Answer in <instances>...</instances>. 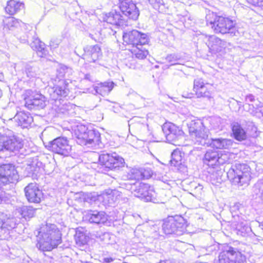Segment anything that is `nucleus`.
<instances>
[{
	"label": "nucleus",
	"mask_w": 263,
	"mask_h": 263,
	"mask_svg": "<svg viewBox=\"0 0 263 263\" xmlns=\"http://www.w3.org/2000/svg\"><path fill=\"white\" fill-rule=\"evenodd\" d=\"M232 130L234 138L238 141H242L247 139L246 130L241 125L237 122H233L231 124Z\"/></svg>",
	"instance_id": "obj_29"
},
{
	"label": "nucleus",
	"mask_w": 263,
	"mask_h": 263,
	"mask_svg": "<svg viewBox=\"0 0 263 263\" xmlns=\"http://www.w3.org/2000/svg\"><path fill=\"white\" fill-rule=\"evenodd\" d=\"M119 8L127 21L128 18L136 20L139 15V11L132 0H123L119 4Z\"/></svg>",
	"instance_id": "obj_14"
},
{
	"label": "nucleus",
	"mask_w": 263,
	"mask_h": 263,
	"mask_svg": "<svg viewBox=\"0 0 263 263\" xmlns=\"http://www.w3.org/2000/svg\"><path fill=\"white\" fill-rule=\"evenodd\" d=\"M25 196L29 202L40 203L43 197L42 191L35 183H29L24 189Z\"/></svg>",
	"instance_id": "obj_19"
},
{
	"label": "nucleus",
	"mask_w": 263,
	"mask_h": 263,
	"mask_svg": "<svg viewBox=\"0 0 263 263\" xmlns=\"http://www.w3.org/2000/svg\"><path fill=\"white\" fill-rule=\"evenodd\" d=\"M3 23L4 28L9 30H13L18 26L27 28L26 24L12 16L5 17L3 20Z\"/></svg>",
	"instance_id": "obj_33"
},
{
	"label": "nucleus",
	"mask_w": 263,
	"mask_h": 263,
	"mask_svg": "<svg viewBox=\"0 0 263 263\" xmlns=\"http://www.w3.org/2000/svg\"><path fill=\"white\" fill-rule=\"evenodd\" d=\"M25 72L30 79L39 78L40 74V68L35 65L27 64L25 66Z\"/></svg>",
	"instance_id": "obj_36"
},
{
	"label": "nucleus",
	"mask_w": 263,
	"mask_h": 263,
	"mask_svg": "<svg viewBox=\"0 0 263 263\" xmlns=\"http://www.w3.org/2000/svg\"><path fill=\"white\" fill-rule=\"evenodd\" d=\"M77 142L80 145H87L88 147L101 146L100 133L94 130H88L84 125L77 126L75 130Z\"/></svg>",
	"instance_id": "obj_4"
},
{
	"label": "nucleus",
	"mask_w": 263,
	"mask_h": 263,
	"mask_svg": "<svg viewBox=\"0 0 263 263\" xmlns=\"http://www.w3.org/2000/svg\"><path fill=\"white\" fill-rule=\"evenodd\" d=\"M218 153L217 151L209 150L204 155V162L209 165L217 164Z\"/></svg>",
	"instance_id": "obj_35"
},
{
	"label": "nucleus",
	"mask_w": 263,
	"mask_h": 263,
	"mask_svg": "<svg viewBox=\"0 0 263 263\" xmlns=\"http://www.w3.org/2000/svg\"><path fill=\"white\" fill-rule=\"evenodd\" d=\"M52 152L65 156H68L71 151V145L66 137H58L49 143L48 145Z\"/></svg>",
	"instance_id": "obj_10"
},
{
	"label": "nucleus",
	"mask_w": 263,
	"mask_h": 263,
	"mask_svg": "<svg viewBox=\"0 0 263 263\" xmlns=\"http://www.w3.org/2000/svg\"><path fill=\"white\" fill-rule=\"evenodd\" d=\"M121 193L116 190H107L100 196V199H102L105 204L112 205L120 197Z\"/></svg>",
	"instance_id": "obj_27"
},
{
	"label": "nucleus",
	"mask_w": 263,
	"mask_h": 263,
	"mask_svg": "<svg viewBox=\"0 0 263 263\" xmlns=\"http://www.w3.org/2000/svg\"><path fill=\"white\" fill-rule=\"evenodd\" d=\"M18 215H21L22 217L26 219L34 216V210L30 207L23 206L18 210Z\"/></svg>",
	"instance_id": "obj_39"
},
{
	"label": "nucleus",
	"mask_w": 263,
	"mask_h": 263,
	"mask_svg": "<svg viewBox=\"0 0 263 263\" xmlns=\"http://www.w3.org/2000/svg\"><path fill=\"white\" fill-rule=\"evenodd\" d=\"M153 7L161 12H166V7L163 0H148Z\"/></svg>",
	"instance_id": "obj_43"
},
{
	"label": "nucleus",
	"mask_w": 263,
	"mask_h": 263,
	"mask_svg": "<svg viewBox=\"0 0 263 263\" xmlns=\"http://www.w3.org/2000/svg\"><path fill=\"white\" fill-rule=\"evenodd\" d=\"M123 39L124 42L131 44L133 47L145 45L149 39L146 34L141 33L137 30H133L124 33Z\"/></svg>",
	"instance_id": "obj_11"
},
{
	"label": "nucleus",
	"mask_w": 263,
	"mask_h": 263,
	"mask_svg": "<svg viewBox=\"0 0 263 263\" xmlns=\"http://www.w3.org/2000/svg\"><path fill=\"white\" fill-rule=\"evenodd\" d=\"M248 2L254 6H263V0H248Z\"/></svg>",
	"instance_id": "obj_46"
},
{
	"label": "nucleus",
	"mask_w": 263,
	"mask_h": 263,
	"mask_svg": "<svg viewBox=\"0 0 263 263\" xmlns=\"http://www.w3.org/2000/svg\"><path fill=\"white\" fill-rule=\"evenodd\" d=\"M27 94V97L25 98V105L29 109L43 108L46 106L45 97L41 93L28 90Z\"/></svg>",
	"instance_id": "obj_13"
},
{
	"label": "nucleus",
	"mask_w": 263,
	"mask_h": 263,
	"mask_svg": "<svg viewBox=\"0 0 263 263\" xmlns=\"http://www.w3.org/2000/svg\"><path fill=\"white\" fill-rule=\"evenodd\" d=\"M219 263H246L245 256L237 249L227 246L219 255Z\"/></svg>",
	"instance_id": "obj_9"
},
{
	"label": "nucleus",
	"mask_w": 263,
	"mask_h": 263,
	"mask_svg": "<svg viewBox=\"0 0 263 263\" xmlns=\"http://www.w3.org/2000/svg\"><path fill=\"white\" fill-rule=\"evenodd\" d=\"M228 160V157L227 154H221L220 156L218 155L217 165L222 164Z\"/></svg>",
	"instance_id": "obj_45"
},
{
	"label": "nucleus",
	"mask_w": 263,
	"mask_h": 263,
	"mask_svg": "<svg viewBox=\"0 0 263 263\" xmlns=\"http://www.w3.org/2000/svg\"><path fill=\"white\" fill-rule=\"evenodd\" d=\"M227 176L234 183L247 186L251 180L250 168L246 164H236L229 170Z\"/></svg>",
	"instance_id": "obj_5"
},
{
	"label": "nucleus",
	"mask_w": 263,
	"mask_h": 263,
	"mask_svg": "<svg viewBox=\"0 0 263 263\" xmlns=\"http://www.w3.org/2000/svg\"><path fill=\"white\" fill-rule=\"evenodd\" d=\"M114 260V259L112 257H105L103 259L104 262L109 263Z\"/></svg>",
	"instance_id": "obj_49"
},
{
	"label": "nucleus",
	"mask_w": 263,
	"mask_h": 263,
	"mask_svg": "<svg viewBox=\"0 0 263 263\" xmlns=\"http://www.w3.org/2000/svg\"><path fill=\"white\" fill-rule=\"evenodd\" d=\"M18 179V176L14 166L10 164L0 165V201L5 196L2 186L10 183H14Z\"/></svg>",
	"instance_id": "obj_7"
},
{
	"label": "nucleus",
	"mask_w": 263,
	"mask_h": 263,
	"mask_svg": "<svg viewBox=\"0 0 263 263\" xmlns=\"http://www.w3.org/2000/svg\"><path fill=\"white\" fill-rule=\"evenodd\" d=\"M205 44L212 53L220 52L226 47L227 43L215 35L206 37Z\"/></svg>",
	"instance_id": "obj_22"
},
{
	"label": "nucleus",
	"mask_w": 263,
	"mask_h": 263,
	"mask_svg": "<svg viewBox=\"0 0 263 263\" xmlns=\"http://www.w3.org/2000/svg\"><path fill=\"white\" fill-rule=\"evenodd\" d=\"M14 119L17 124L23 128L28 127L33 120L30 114L25 111L18 112L15 115Z\"/></svg>",
	"instance_id": "obj_26"
},
{
	"label": "nucleus",
	"mask_w": 263,
	"mask_h": 263,
	"mask_svg": "<svg viewBox=\"0 0 263 263\" xmlns=\"http://www.w3.org/2000/svg\"><path fill=\"white\" fill-rule=\"evenodd\" d=\"M133 178L135 180L148 179L152 177L153 171L150 168H141L132 170Z\"/></svg>",
	"instance_id": "obj_30"
},
{
	"label": "nucleus",
	"mask_w": 263,
	"mask_h": 263,
	"mask_svg": "<svg viewBox=\"0 0 263 263\" xmlns=\"http://www.w3.org/2000/svg\"><path fill=\"white\" fill-rule=\"evenodd\" d=\"M99 161L102 167L107 170H112L121 166L124 162V159L117 154H102L99 156Z\"/></svg>",
	"instance_id": "obj_12"
},
{
	"label": "nucleus",
	"mask_w": 263,
	"mask_h": 263,
	"mask_svg": "<svg viewBox=\"0 0 263 263\" xmlns=\"http://www.w3.org/2000/svg\"><path fill=\"white\" fill-rule=\"evenodd\" d=\"M212 85L205 83L203 79L197 78L194 80L193 90L198 98H212Z\"/></svg>",
	"instance_id": "obj_17"
},
{
	"label": "nucleus",
	"mask_w": 263,
	"mask_h": 263,
	"mask_svg": "<svg viewBox=\"0 0 263 263\" xmlns=\"http://www.w3.org/2000/svg\"><path fill=\"white\" fill-rule=\"evenodd\" d=\"M206 24L217 33H233L235 24L228 17L217 15L213 12L206 14Z\"/></svg>",
	"instance_id": "obj_3"
},
{
	"label": "nucleus",
	"mask_w": 263,
	"mask_h": 263,
	"mask_svg": "<svg viewBox=\"0 0 263 263\" xmlns=\"http://www.w3.org/2000/svg\"><path fill=\"white\" fill-rule=\"evenodd\" d=\"M86 217L90 223H103L107 220V216L103 211H90L87 213Z\"/></svg>",
	"instance_id": "obj_28"
},
{
	"label": "nucleus",
	"mask_w": 263,
	"mask_h": 263,
	"mask_svg": "<svg viewBox=\"0 0 263 263\" xmlns=\"http://www.w3.org/2000/svg\"><path fill=\"white\" fill-rule=\"evenodd\" d=\"M23 145L22 140L16 136L0 133V152H18Z\"/></svg>",
	"instance_id": "obj_8"
},
{
	"label": "nucleus",
	"mask_w": 263,
	"mask_h": 263,
	"mask_svg": "<svg viewBox=\"0 0 263 263\" xmlns=\"http://www.w3.org/2000/svg\"><path fill=\"white\" fill-rule=\"evenodd\" d=\"M35 34L34 31L30 30L29 35H27L28 41L30 42V47L37 51L40 57H43L47 54L45 45L35 36Z\"/></svg>",
	"instance_id": "obj_23"
},
{
	"label": "nucleus",
	"mask_w": 263,
	"mask_h": 263,
	"mask_svg": "<svg viewBox=\"0 0 263 263\" xmlns=\"http://www.w3.org/2000/svg\"><path fill=\"white\" fill-rule=\"evenodd\" d=\"M162 129L166 140L174 144H177V141L183 137V131L171 123L164 124Z\"/></svg>",
	"instance_id": "obj_16"
},
{
	"label": "nucleus",
	"mask_w": 263,
	"mask_h": 263,
	"mask_svg": "<svg viewBox=\"0 0 263 263\" xmlns=\"http://www.w3.org/2000/svg\"><path fill=\"white\" fill-rule=\"evenodd\" d=\"M57 72L59 77L63 78L66 75L69 76L72 74V69L64 65L60 64L57 68Z\"/></svg>",
	"instance_id": "obj_42"
},
{
	"label": "nucleus",
	"mask_w": 263,
	"mask_h": 263,
	"mask_svg": "<svg viewBox=\"0 0 263 263\" xmlns=\"http://www.w3.org/2000/svg\"><path fill=\"white\" fill-rule=\"evenodd\" d=\"M121 12L117 10H112L110 12L102 14V19L107 23L118 26L126 25L125 16Z\"/></svg>",
	"instance_id": "obj_20"
},
{
	"label": "nucleus",
	"mask_w": 263,
	"mask_h": 263,
	"mask_svg": "<svg viewBox=\"0 0 263 263\" xmlns=\"http://www.w3.org/2000/svg\"><path fill=\"white\" fill-rule=\"evenodd\" d=\"M186 228V220L181 216L171 217L163 223L162 228L166 234L182 235Z\"/></svg>",
	"instance_id": "obj_6"
},
{
	"label": "nucleus",
	"mask_w": 263,
	"mask_h": 263,
	"mask_svg": "<svg viewBox=\"0 0 263 263\" xmlns=\"http://www.w3.org/2000/svg\"><path fill=\"white\" fill-rule=\"evenodd\" d=\"M246 101L253 102L254 101V97L252 95H248L246 96Z\"/></svg>",
	"instance_id": "obj_48"
},
{
	"label": "nucleus",
	"mask_w": 263,
	"mask_h": 263,
	"mask_svg": "<svg viewBox=\"0 0 263 263\" xmlns=\"http://www.w3.org/2000/svg\"><path fill=\"white\" fill-rule=\"evenodd\" d=\"M238 204L234 205L231 208V211L234 218V222L236 223V229L242 234H246L251 230V228L249 227L246 220L236 213H235V210L238 209Z\"/></svg>",
	"instance_id": "obj_24"
},
{
	"label": "nucleus",
	"mask_w": 263,
	"mask_h": 263,
	"mask_svg": "<svg viewBox=\"0 0 263 263\" xmlns=\"http://www.w3.org/2000/svg\"><path fill=\"white\" fill-rule=\"evenodd\" d=\"M23 8V3L16 0H9L7 2L5 11L10 15H14Z\"/></svg>",
	"instance_id": "obj_32"
},
{
	"label": "nucleus",
	"mask_w": 263,
	"mask_h": 263,
	"mask_svg": "<svg viewBox=\"0 0 263 263\" xmlns=\"http://www.w3.org/2000/svg\"><path fill=\"white\" fill-rule=\"evenodd\" d=\"M132 53L133 55L139 59H144L148 54V51L143 47V45L133 47Z\"/></svg>",
	"instance_id": "obj_37"
},
{
	"label": "nucleus",
	"mask_w": 263,
	"mask_h": 263,
	"mask_svg": "<svg viewBox=\"0 0 263 263\" xmlns=\"http://www.w3.org/2000/svg\"><path fill=\"white\" fill-rule=\"evenodd\" d=\"M40 237L36 245L43 251H51L61 242V234L54 224H46L41 227Z\"/></svg>",
	"instance_id": "obj_2"
},
{
	"label": "nucleus",
	"mask_w": 263,
	"mask_h": 263,
	"mask_svg": "<svg viewBox=\"0 0 263 263\" xmlns=\"http://www.w3.org/2000/svg\"><path fill=\"white\" fill-rule=\"evenodd\" d=\"M88 237L83 232L77 231L75 235V241L79 246H82L87 243Z\"/></svg>",
	"instance_id": "obj_40"
},
{
	"label": "nucleus",
	"mask_w": 263,
	"mask_h": 263,
	"mask_svg": "<svg viewBox=\"0 0 263 263\" xmlns=\"http://www.w3.org/2000/svg\"><path fill=\"white\" fill-rule=\"evenodd\" d=\"M254 187L256 191H258L256 193H260L263 196V179L258 181Z\"/></svg>",
	"instance_id": "obj_44"
},
{
	"label": "nucleus",
	"mask_w": 263,
	"mask_h": 263,
	"mask_svg": "<svg viewBox=\"0 0 263 263\" xmlns=\"http://www.w3.org/2000/svg\"><path fill=\"white\" fill-rule=\"evenodd\" d=\"M188 127L189 133L192 140L197 145H210L217 149H228L233 144L232 140L221 138L212 139L210 141L209 140V129L198 119L191 120L188 123Z\"/></svg>",
	"instance_id": "obj_1"
},
{
	"label": "nucleus",
	"mask_w": 263,
	"mask_h": 263,
	"mask_svg": "<svg viewBox=\"0 0 263 263\" xmlns=\"http://www.w3.org/2000/svg\"><path fill=\"white\" fill-rule=\"evenodd\" d=\"M114 83L113 82H105L100 83L96 85L94 89L96 92L100 94L102 96L108 95L114 87Z\"/></svg>",
	"instance_id": "obj_31"
},
{
	"label": "nucleus",
	"mask_w": 263,
	"mask_h": 263,
	"mask_svg": "<svg viewBox=\"0 0 263 263\" xmlns=\"http://www.w3.org/2000/svg\"><path fill=\"white\" fill-rule=\"evenodd\" d=\"M59 44V41L53 40L50 41L49 45L51 48H55L58 46Z\"/></svg>",
	"instance_id": "obj_47"
},
{
	"label": "nucleus",
	"mask_w": 263,
	"mask_h": 263,
	"mask_svg": "<svg viewBox=\"0 0 263 263\" xmlns=\"http://www.w3.org/2000/svg\"><path fill=\"white\" fill-rule=\"evenodd\" d=\"M165 59L167 62L170 63L168 67L177 64H181V62L183 61L181 57L177 53L168 54L166 57Z\"/></svg>",
	"instance_id": "obj_38"
},
{
	"label": "nucleus",
	"mask_w": 263,
	"mask_h": 263,
	"mask_svg": "<svg viewBox=\"0 0 263 263\" xmlns=\"http://www.w3.org/2000/svg\"><path fill=\"white\" fill-rule=\"evenodd\" d=\"M82 58L88 63L96 62L101 56V48L98 45H87L83 48Z\"/></svg>",
	"instance_id": "obj_21"
},
{
	"label": "nucleus",
	"mask_w": 263,
	"mask_h": 263,
	"mask_svg": "<svg viewBox=\"0 0 263 263\" xmlns=\"http://www.w3.org/2000/svg\"><path fill=\"white\" fill-rule=\"evenodd\" d=\"M184 155L180 150L175 149L172 153V159L170 161L172 165L180 169L182 167L183 163V157Z\"/></svg>",
	"instance_id": "obj_34"
},
{
	"label": "nucleus",
	"mask_w": 263,
	"mask_h": 263,
	"mask_svg": "<svg viewBox=\"0 0 263 263\" xmlns=\"http://www.w3.org/2000/svg\"><path fill=\"white\" fill-rule=\"evenodd\" d=\"M68 86V83L67 81L60 80L57 85L53 87H49L48 88V92L52 100H56L60 97H65L68 95L69 92Z\"/></svg>",
	"instance_id": "obj_18"
},
{
	"label": "nucleus",
	"mask_w": 263,
	"mask_h": 263,
	"mask_svg": "<svg viewBox=\"0 0 263 263\" xmlns=\"http://www.w3.org/2000/svg\"><path fill=\"white\" fill-rule=\"evenodd\" d=\"M20 222V219L16 217H7V215L2 214L0 217V228L3 230H11L15 228Z\"/></svg>",
	"instance_id": "obj_25"
},
{
	"label": "nucleus",
	"mask_w": 263,
	"mask_h": 263,
	"mask_svg": "<svg viewBox=\"0 0 263 263\" xmlns=\"http://www.w3.org/2000/svg\"><path fill=\"white\" fill-rule=\"evenodd\" d=\"M129 128L135 130L137 133L143 134L147 130V125L146 124L139 122L133 123H131L129 125Z\"/></svg>",
	"instance_id": "obj_41"
},
{
	"label": "nucleus",
	"mask_w": 263,
	"mask_h": 263,
	"mask_svg": "<svg viewBox=\"0 0 263 263\" xmlns=\"http://www.w3.org/2000/svg\"><path fill=\"white\" fill-rule=\"evenodd\" d=\"M133 193L134 196L143 199L145 201L154 202V192L149 189L147 184L137 182L134 184Z\"/></svg>",
	"instance_id": "obj_15"
}]
</instances>
